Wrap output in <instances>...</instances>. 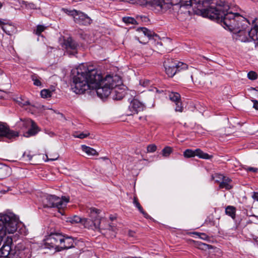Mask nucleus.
I'll return each instance as SVG.
<instances>
[{
	"mask_svg": "<svg viewBox=\"0 0 258 258\" xmlns=\"http://www.w3.org/2000/svg\"><path fill=\"white\" fill-rule=\"evenodd\" d=\"M72 90L76 94L85 93L88 89H95L99 97L106 98L110 94V87L116 85L117 77L110 75L103 78L95 69H89L86 64L82 63L72 70Z\"/></svg>",
	"mask_w": 258,
	"mask_h": 258,
	"instance_id": "f257e3e1",
	"label": "nucleus"
},
{
	"mask_svg": "<svg viewBox=\"0 0 258 258\" xmlns=\"http://www.w3.org/2000/svg\"><path fill=\"white\" fill-rule=\"evenodd\" d=\"M216 19L221 20L225 29L237 34L238 38H239V35L242 34L250 25L246 18L238 13H234L230 11L227 3L219 16H217Z\"/></svg>",
	"mask_w": 258,
	"mask_h": 258,
	"instance_id": "f03ea898",
	"label": "nucleus"
},
{
	"mask_svg": "<svg viewBox=\"0 0 258 258\" xmlns=\"http://www.w3.org/2000/svg\"><path fill=\"white\" fill-rule=\"evenodd\" d=\"M213 0H192V5L194 6L204 17L217 19L220 13L226 5V2H220L215 7L210 6Z\"/></svg>",
	"mask_w": 258,
	"mask_h": 258,
	"instance_id": "7ed1b4c3",
	"label": "nucleus"
},
{
	"mask_svg": "<svg viewBox=\"0 0 258 258\" xmlns=\"http://www.w3.org/2000/svg\"><path fill=\"white\" fill-rule=\"evenodd\" d=\"M19 220L13 213L0 214V235L14 233L17 229Z\"/></svg>",
	"mask_w": 258,
	"mask_h": 258,
	"instance_id": "20e7f679",
	"label": "nucleus"
},
{
	"mask_svg": "<svg viewBox=\"0 0 258 258\" xmlns=\"http://www.w3.org/2000/svg\"><path fill=\"white\" fill-rule=\"evenodd\" d=\"M69 200V198L66 197H62L61 198H60L54 195H47L43 200V202L46 207H55L60 210L67 206Z\"/></svg>",
	"mask_w": 258,
	"mask_h": 258,
	"instance_id": "39448f33",
	"label": "nucleus"
},
{
	"mask_svg": "<svg viewBox=\"0 0 258 258\" xmlns=\"http://www.w3.org/2000/svg\"><path fill=\"white\" fill-rule=\"evenodd\" d=\"M63 11L74 18V21L79 24L87 25L91 24V19L84 13L75 10H68L63 9Z\"/></svg>",
	"mask_w": 258,
	"mask_h": 258,
	"instance_id": "423d86ee",
	"label": "nucleus"
},
{
	"mask_svg": "<svg viewBox=\"0 0 258 258\" xmlns=\"http://www.w3.org/2000/svg\"><path fill=\"white\" fill-rule=\"evenodd\" d=\"M63 240V235L59 233H51L47 237L46 244L48 247L54 248L56 251H59Z\"/></svg>",
	"mask_w": 258,
	"mask_h": 258,
	"instance_id": "0eeeda50",
	"label": "nucleus"
},
{
	"mask_svg": "<svg viewBox=\"0 0 258 258\" xmlns=\"http://www.w3.org/2000/svg\"><path fill=\"white\" fill-rule=\"evenodd\" d=\"M151 9L155 13H164L171 8V4L166 0H146Z\"/></svg>",
	"mask_w": 258,
	"mask_h": 258,
	"instance_id": "6e6552de",
	"label": "nucleus"
},
{
	"mask_svg": "<svg viewBox=\"0 0 258 258\" xmlns=\"http://www.w3.org/2000/svg\"><path fill=\"white\" fill-rule=\"evenodd\" d=\"M111 77H117L118 80L115 82L116 85L113 86L112 87H110V94H111L112 98L113 100H120L122 99L125 95V91L124 89L119 87V85L121 84V81L118 76H111Z\"/></svg>",
	"mask_w": 258,
	"mask_h": 258,
	"instance_id": "1a4fd4ad",
	"label": "nucleus"
},
{
	"mask_svg": "<svg viewBox=\"0 0 258 258\" xmlns=\"http://www.w3.org/2000/svg\"><path fill=\"white\" fill-rule=\"evenodd\" d=\"M241 42H248L253 41H258V26H255L250 30H245L242 34L239 35V38H237Z\"/></svg>",
	"mask_w": 258,
	"mask_h": 258,
	"instance_id": "9d476101",
	"label": "nucleus"
},
{
	"mask_svg": "<svg viewBox=\"0 0 258 258\" xmlns=\"http://www.w3.org/2000/svg\"><path fill=\"white\" fill-rule=\"evenodd\" d=\"M90 228L95 230H107L113 232H115L116 230L115 227L108 224L107 221L104 218L95 219L93 221V225H90Z\"/></svg>",
	"mask_w": 258,
	"mask_h": 258,
	"instance_id": "9b49d317",
	"label": "nucleus"
},
{
	"mask_svg": "<svg viewBox=\"0 0 258 258\" xmlns=\"http://www.w3.org/2000/svg\"><path fill=\"white\" fill-rule=\"evenodd\" d=\"M183 156L185 158H191L198 156L200 158L209 159L212 157V156L203 152L201 149H197L195 150L186 149L183 152Z\"/></svg>",
	"mask_w": 258,
	"mask_h": 258,
	"instance_id": "f8f14e48",
	"label": "nucleus"
},
{
	"mask_svg": "<svg viewBox=\"0 0 258 258\" xmlns=\"http://www.w3.org/2000/svg\"><path fill=\"white\" fill-rule=\"evenodd\" d=\"M180 7L178 11L177 17L178 19L180 21H184L188 19L191 14L190 11L191 6L192 5L186 6L183 4H179Z\"/></svg>",
	"mask_w": 258,
	"mask_h": 258,
	"instance_id": "ddd939ff",
	"label": "nucleus"
},
{
	"mask_svg": "<svg viewBox=\"0 0 258 258\" xmlns=\"http://www.w3.org/2000/svg\"><path fill=\"white\" fill-rule=\"evenodd\" d=\"M165 72L169 77H172L177 72L176 61L171 58H168L164 62Z\"/></svg>",
	"mask_w": 258,
	"mask_h": 258,
	"instance_id": "4468645a",
	"label": "nucleus"
},
{
	"mask_svg": "<svg viewBox=\"0 0 258 258\" xmlns=\"http://www.w3.org/2000/svg\"><path fill=\"white\" fill-rule=\"evenodd\" d=\"M18 136V133L10 130L9 127L6 124L0 123V138L6 137L11 139Z\"/></svg>",
	"mask_w": 258,
	"mask_h": 258,
	"instance_id": "2eb2a0df",
	"label": "nucleus"
},
{
	"mask_svg": "<svg viewBox=\"0 0 258 258\" xmlns=\"http://www.w3.org/2000/svg\"><path fill=\"white\" fill-rule=\"evenodd\" d=\"M130 111L134 114L138 113L144 110V104L137 99H134L130 103L128 107Z\"/></svg>",
	"mask_w": 258,
	"mask_h": 258,
	"instance_id": "dca6fc26",
	"label": "nucleus"
},
{
	"mask_svg": "<svg viewBox=\"0 0 258 258\" xmlns=\"http://www.w3.org/2000/svg\"><path fill=\"white\" fill-rule=\"evenodd\" d=\"M64 45L66 48L70 53L74 54L77 53L78 44L72 38H68L64 41Z\"/></svg>",
	"mask_w": 258,
	"mask_h": 258,
	"instance_id": "f3484780",
	"label": "nucleus"
},
{
	"mask_svg": "<svg viewBox=\"0 0 258 258\" xmlns=\"http://www.w3.org/2000/svg\"><path fill=\"white\" fill-rule=\"evenodd\" d=\"M26 123L30 125L31 128L25 134L24 136L26 137L34 136L40 131L39 127L33 120H28Z\"/></svg>",
	"mask_w": 258,
	"mask_h": 258,
	"instance_id": "a211bd4d",
	"label": "nucleus"
},
{
	"mask_svg": "<svg viewBox=\"0 0 258 258\" xmlns=\"http://www.w3.org/2000/svg\"><path fill=\"white\" fill-rule=\"evenodd\" d=\"M12 242V239L8 237L7 243H4L0 249V257L6 258L10 255L11 247L10 244Z\"/></svg>",
	"mask_w": 258,
	"mask_h": 258,
	"instance_id": "6ab92c4d",
	"label": "nucleus"
},
{
	"mask_svg": "<svg viewBox=\"0 0 258 258\" xmlns=\"http://www.w3.org/2000/svg\"><path fill=\"white\" fill-rule=\"evenodd\" d=\"M62 242L60 251L74 247V240L71 237L63 235V240Z\"/></svg>",
	"mask_w": 258,
	"mask_h": 258,
	"instance_id": "aec40b11",
	"label": "nucleus"
},
{
	"mask_svg": "<svg viewBox=\"0 0 258 258\" xmlns=\"http://www.w3.org/2000/svg\"><path fill=\"white\" fill-rule=\"evenodd\" d=\"M69 221L72 223H78L79 222H81L84 224L85 227L90 228L89 221L86 219H82L78 216H74L73 217L70 218L69 219Z\"/></svg>",
	"mask_w": 258,
	"mask_h": 258,
	"instance_id": "412c9836",
	"label": "nucleus"
},
{
	"mask_svg": "<svg viewBox=\"0 0 258 258\" xmlns=\"http://www.w3.org/2000/svg\"><path fill=\"white\" fill-rule=\"evenodd\" d=\"M87 212L89 214L90 217L91 218L90 221L91 222L92 225H93V221L95 219H101L99 216V214L100 213V210L96 209L95 208H90Z\"/></svg>",
	"mask_w": 258,
	"mask_h": 258,
	"instance_id": "4be33fe9",
	"label": "nucleus"
},
{
	"mask_svg": "<svg viewBox=\"0 0 258 258\" xmlns=\"http://www.w3.org/2000/svg\"><path fill=\"white\" fill-rule=\"evenodd\" d=\"M231 182L232 180L230 178L225 176L223 179L219 183V188H225L227 190H229L233 187Z\"/></svg>",
	"mask_w": 258,
	"mask_h": 258,
	"instance_id": "5701e85b",
	"label": "nucleus"
},
{
	"mask_svg": "<svg viewBox=\"0 0 258 258\" xmlns=\"http://www.w3.org/2000/svg\"><path fill=\"white\" fill-rule=\"evenodd\" d=\"M192 70H194V75L192 74L190 76L191 79L192 81V82H194V77L195 78V82L196 83H197L198 84H201L203 83L204 80H203V74L199 71L196 70L194 68H191Z\"/></svg>",
	"mask_w": 258,
	"mask_h": 258,
	"instance_id": "b1692460",
	"label": "nucleus"
},
{
	"mask_svg": "<svg viewBox=\"0 0 258 258\" xmlns=\"http://www.w3.org/2000/svg\"><path fill=\"white\" fill-rule=\"evenodd\" d=\"M81 149L88 156H96L98 155L96 150L86 145H82Z\"/></svg>",
	"mask_w": 258,
	"mask_h": 258,
	"instance_id": "393cba45",
	"label": "nucleus"
},
{
	"mask_svg": "<svg viewBox=\"0 0 258 258\" xmlns=\"http://www.w3.org/2000/svg\"><path fill=\"white\" fill-rule=\"evenodd\" d=\"M133 204L139 210V211L143 215L144 217L147 219L150 218V216L145 212L139 202H138V198L137 197H134Z\"/></svg>",
	"mask_w": 258,
	"mask_h": 258,
	"instance_id": "a878e982",
	"label": "nucleus"
},
{
	"mask_svg": "<svg viewBox=\"0 0 258 258\" xmlns=\"http://www.w3.org/2000/svg\"><path fill=\"white\" fill-rule=\"evenodd\" d=\"M236 208L232 206H228L225 209L226 215L230 216L233 219L235 218Z\"/></svg>",
	"mask_w": 258,
	"mask_h": 258,
	"instance_id": "bb28decb",
	"label": "nucleus"
},
{
	"mask_svg": "<svg viewBox=\"0 0 258 258\" xmlns=\"http://www.w3.org/2000/svg\"><path fill=\"white\" fill-rule=\"evenodd\" d=\"M31 79L33 82V84L38 87H42L41 81V78L36 74H33L31 76Z\"/></svg>",
	"mask_w": 258,
	"mask_h": 258,
	"instance_id": "cd10ccee",
	"label": "nucleus"
},
{
	"mask_svg": "<svg viewBox=\"0 0 258 258\" xmlns=\"http://www.w3.org/2000/svg\"><path fill=\"white\" fill-rule=\"evenodd\" d=\"M169 97L170 100L175 103L180 101V95L177 92H171L169 94Z\"/></svg>",
	"mask_w": 258,
	"mask_h": 258,
	"instance_id": "c85d7f7f",
	"label": "nucleus"
},
{
	"mask_svg": "<svg viewBox=\"0 0 258 258\" xmlns=\"http://www.w3.org/2000/svg\"><path fill=\"white\" fill-rule=\"evenodd\" d=\"M90 135V133L86 131L85 133H79V132H75L73 134V136L75 138H80V139H84L88 137Z\"/></svg>",
	"mask_w": 258,
	"mask_h": 258,
	"instance_id": "c756f323",
	"label": "nucleus"
},
{
	"mask_svg": "<svg viewBox=\"0 0 258 258\" xmlns=\"http://www.w3.org/2000/svg\"><path fill=\"white\" fill-rule=\"evenodd\" d=\"M224 177L225 176H224L223 174L218 173H215L212 176V179L214 180L216 182L219 183L221 182Z\"/></svg>",
	"mask_w": 258,
	"mask_h": 258,
	"instance_id": "7c9ffc66",
	"label": "nucleus"
},
{
	"mask_svg": "<svg viewBox=\"0 0 258 258\" xmlns=\"http://www.w3.org/2000/svg\"><path fill=\"white\" fill-rule=\"evenodd\" d=\"M122 21L126 24H137L136 20L132 17H125L122 18Z\"/></svg>",
	"mask_w": 258,
	"mask_h": 258,
	"instance_id": "2f4dec72",
	"label": "nucleus"
},
{
	"mask_svg": "<svg viewBox=\"0 0 258 258\" xmlns=\"http://www.w3.org/2000/svg\"><path fill=\"white\" fill-rule=\"evenodd\" d=\"M46 28V27L44 25H38L37 26L36 29L34 30V33L37 35H39L45 30Z\"/></svg>",
	"mask_w": 258,
	"mask_h": 258,
	"instance_id": "473e14b6",
	"label": "nucleus"
},
{
	"mask_svg": "<svg viewBox=\"0 0 258 258\" xmlns=\"http://www.w3.org/2000/svg\"><path fill=\"white\" fill-rule=\"evenodd\" d=\"M51 92L47 89H43L40 92L41 96L43 98L50 97L51 96Z\"/></svg>",
	"mask_w": 258,
	"mask_h": 258,
	"instance_id": "72a5a7b5",
	"label": "nucleus"
},
{
	"mask_svg": "<svg viewBox=\"0 0 258 258\" xmlns=\"http://www.w3.org/2000/svg\"><path fill=\"white\" fill-rule=\"evenodd\" d=\"M172 149L170 147H165L162 151V154L164 157H168L171 153Z\"/></svg>",
	"mask_w": 258,
	"mask_h": 258,
	"instance_id": "f704fd0d",
	"label": "nucleus"
},
{
	"mask_svg": "<svg viewBox=\"0 0 258 258\" xmlns=\"http://www.w3.org/2000/svg\"><path fill=\"white\" fill-rule=\"evenodd\" d=\"M140 31L145 36L151 38L152 36V32L147 29L146 28H141Z\"/></svg>",
	"mask_w": 258,
	"mask_h": 258,
	"instance_id": "c9c22d12",
	"label": "nucleus"
},
{
	"mask_svg": "<svg viewBox=\"0 0 258 258\" xmlns=\"http://www.w3.org/2000/svg\"><path fill=\"white\" fill-rule=\"evenodd\" d=\"M176 66L177 71L187 69V65L181 62H176Z\"/></svg>",
	"mask_w": 258,
	"mask_h": 258,
	"instance_id": "e433bc0d",
	"label": "nucleus"
},
{
	"mask_svg": "<svg viewBox=\"0 0 258 258\" xmlns=\"http://www.w3.org/2000/svg\"><path fill=\"white\" fill-rule=\"evenodd\" d=\"M247 77L251 80H254L257 79V75L255 72L250 71L247 74Z\"/></svg>",
	"mask_w": 258,
	"mask_h": 258,
	"instance_id": "4c0bfd02",
	"label": "nucleus"
},
{
	"mask_svg": "<svg viewBox=\"0 0 258 258\" xmlns=\"http://www.w3.org/2000/svg\"><path fill=\"white\" fill-rule=\"evenodd\" d=\"M157 149V147L154 144H151L147 146V152L152 153L154 152Z\"/></svg>",
	"mask_w": 258,
	"mask_h": 258,
	"instance_id": "58836bf2",
	"label": "nucleus"
},
{
	"mask_svg": "<svg viewBox=\"0 0 258 258\" xmlns=\"http://www.w3.org/2000/svg\"><path fill=\"white\" fill-rule=\"evenodd\" d=\"M175 104L176 105L175 109V111L178 112H182L183 110V107L181 105V103L180 101L175 102Z\"/></svg>",
	"mask_w": 258,
	"mask_h": 258,
	"instance_id": "ea45409f",
	"label": "nucleus"
},
{
	"mask_svg": "<svg viewBox=\"0 0 258 258\" xmlns=\"http://www.w3.org/2000/svg\"><path fill=\"white\" fill-rule=\"evenodd\" d=\"M46 156L47 159L45 160V161H54V160H57L59 157L58 155L56 153L54 155H50L51 157L50 158H48V156L47 155H46Z\"/></svg>",
	"mask_w": 258,
	"mask_h": 258,
	"instance_id": "a19ab883",
	"label": "nucleus"
},
{
	"mask_svg": "<svg viewBox=\"0 0 258 258\" xmlns=\"http://www.w3.org/2000/svg\"><path fill=\"white\" fill-rule=\"evenodd\" d=\"M192 0H179V4H183L186 6L192 5Z\"/></svg>",
	"mask_w": 258,
	"mask_h": 258,
	"instance_id": "79ce46f5",
	"label": "nucleus"
},
{
	"mask_svg": "<svg viewBox=\"0 0 258 258\" xmlns=\"http://www.w3.org/2000/svg\"><path fill=\"white\" fill-rule=\"evenodd\" d=\"M28 120H30L29 119H25V120H21V125H22L23 127H25V128H27L29 126H30V125H28L27 123H26V121Z\"/></svg>",
	"mask_w": 258,
	"mask_h": 258,
	"instance_id": "37998d69",
	"label": "nucleus"
},
{
	"mask_svg": "<svg viewBox=\"0 0 258 258\" xmlns=\"http://www.w3.org/2000/svg\"><path fill=\"white\" fill-rule=\"evenodd\" d=\"M251 101L253 103V107L258 110V101L255 99H252Z\"/></svg>",
	"mask_w": 258,
	"mask_h": 258,
	"instance_id": "c03bdc74",
	"label": "nucleus"
},
{
	"mask_svg": "<svg viewBox=\"0 0 258 258\" xmlns=\"http://www.w3.org/2000/svg\"><path fill=\"white\" fill-rule=\"evenodd\" d=\"M252 198L254 200L258 201V192H254L252 195Z\"/></svg>",
	"mask_w": 258,
	"mask_h": 258,
	"instance_id": "a18cd8bd",
	"label": "nucleus"
},
{
	"mask_svg": "<svg viewBox=\"0 0 258 258\" xmlns=\"http://www.w3.org/2000/svg\"><path fill=\"white\" fill-rule=\"evenodd\" d=\"M247 171H252V172H256L257 171V169L256 168H253V167H249L247 169Z\"/></svg>",
	"mask_w": 258,
	"mask_h": 258,
	"instance_id": "49530a36",
	"label": "nucleus"
},
{
	"mask_svg": "<svg viewBox=\"0 0 258 258\" xmlns=\"http://www.w3.org/2000/svg\"><path fill=\"white\" fill-rule=\"evenodd\" d=\"M22 106H25L28 105H30V102L28 101H24V102H21L20 104Z\"/></svg>",
	"mask_w": 258,
	"mask_h": 258,
	"instance_id": "de8ad7c7",
	"label": "nucleus"
},
{
	"mask_svg": "<svg viewBox=\"0 0 258 258\" xmlns=\"http://www.w3.org/2000/svg\"><path fill=\"white\" fill-rule=\"evenodd\" d=\"M135 233L132 231H129L128 233V235L130 237H132L135 236Z\"/></svg>",
	"mask_w": 258,
	"mask_h": 258,
	"instance_id": "09e8293b",
	"label": "nucleus"
},
{
	"mask_svg": "<svg viewBox=\"0 0 258 258\" xmlns=\"http://www.w3.org/2000/svg\"><path fill=\"white\" fill-rule=\"evenodd\" d=\"M28 7L31 9H34L36 8L35 5L32 3L29 4Z\"/></svg>",
	"mask_w": 258,
	"mask_h": 258,
	"instance_id": "8fccbe9b",
	"label": "nucleus"
},
{
	"mask_svg": "<svg viewBox=\"0 0 258 258\" xmlns=\"http://www.w3.org/2000/svg\"><path fill=\"white\" fill-rule=\"evenodd\" d=\"M149 81H148V80L144 81L143 82V85L147 86L149 84Z\"/></svg>",
	"mask_w": 258,
	"mask_h": 258,
	"instance_id": "3c124183",
	"label": "nucleus"
},
{
	"mask_svg": "<svg viewBox=\"0 0 258 258\" xmlns=\"http://www.w3.org/2000/svg\"><path fill=\"white\" fill-rule=\"evenodd\" d=\"M2 29H3V30L4 31H5V32H6L7 34H9V35H10V32H7L6 31V26H3V27H2Z\"/></svg>",
	"mask_w": 258,
	"mask_h": 258,
	"instance_id": "603ef678",
	"label": "nucleus"
},
{
	"mask_svg": "<svg viewBox=\"0 0 258 258\" xmlns=\"http://www.w3.org/2000/svg\"><path fill=\"white\" fill-rule=\"evenodd\" d=\"M201 238L202 239H205L206 237V235L204 233H201Z\"/></svg>",
	"mask_w": 258,
	"mask_h": 258,
	"instance_id": "864d4df0",
	"label": "nucleus"
},
{
	"mask_svg": "<svg viewBox=\"0 0 258 258\" xmlns=\"http://www.w3.org/2000/svg\"><path fill=\"white\" fill-rule=\"evenodd\" d=\"M202 245H203V246H208V245L205 244H204V243H202Z\"/></svg>",
	"mask_w": 258,
	"mask_h": 258,
	"instance_id": "5fc2aeb1",
	"label": "nucleus"
},
{
	"mask_svg": "<svg viewBox=\"0 0 258 258\" xmlns=\"http://www.w3.org/2000/svg\"><path fill=\"white\" fill-rule=\"evenodd\" d=\"M2 6V4L0 3V9L1 8Z\"/></svg>",
	"mask_w": 258,
	"mask_h": 258,
	"instance_id": "6e6d98bb",
	"label": "nucleus"
},
{
	"mask_svg": "<svg viewBox=\"0 0 258 258\" xmlns=\"http://www.w3.org/2000/svg\"><path fill=\"white\" fill-rule=\"evenodd\" d=\"M256 242L258 244V238L256 239Z\"/></svg>",
	"mask_w": 258,
	"mask_h": 258,
	"instance_id": "4d7b16f0",
	"label": "nucleus"
},
{
	"mask_svg": "<svg viewBox=\"0 0 258 258\" xmlns=\"http://www.w3.org/2000/svg\"><path fill=\"white\" fill-rule=\"evenodd\" d=\"M16 258H19V257H16Z\"/></svg>",
	"mask_w": 258,
	"mask_h": 258,
	"instance_id": "13d9d810",
	"label": "nucleus"
}]
</instances>
